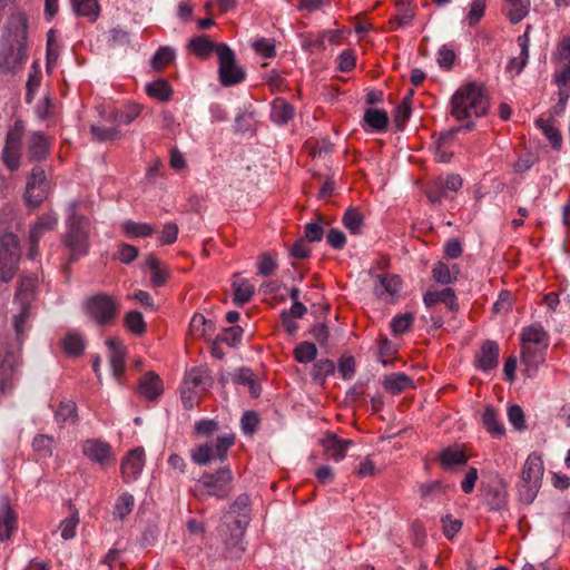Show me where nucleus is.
I'll return each instance as SVG.
<instances>
[{"instance_id": "obj_1", "label": "nucleus", "mask_w": 570, "mask_h": 570, "mask_svg": "<svg viewBox=\"0 0 570 570\" xmlns=\"http://www.w3.org/2000/svg\"><path fill=\"white\" fill-rule=\"evenodd\" d=\"M249 523V498L239 495L224 515L218 532L230 558L240 557L245 550L243 537Z\"/></svg>"}, {"instance_id": "obj_2", "label": "nucleus", "mask_w": 570, "mask_h": 570, "mask_svg": "<svg viewBox=\"0 0 570 570\" xmlns=\"http://www.w3.org/2000/svg\"><path fill=\"white\" fill-rule=\"evenodd\" d=\"M521 364L524 375L529 379L537 376L539 367L546 361L550 345V336L540 323H533L522 328L520 333Z\"/></svg>"}, {"instance_id": "obj_3", "label": "nucleus", "mask_w": 570, "mask_h": 570, "mask_svg": "<svg viewBox=\"0 0 570 570\" xmlns=\"http://www.w3.org/2000/svg\"><path fill=\"white\" fill-rule=\"evenodd\" d=\"M78 203L72 200L67 208L66 233L63 244L68 248L71 259L87 255L89 250L90 222L87 217L78 215Z\"/></svg>"}, {"instance_id": "obj_4", "label": "nucleus", "mask_w": 570, "mask_h": 570, "mask_svg": "<svg viewBox=\"0 0 570 570\" xmlns=\"http://www.w3.org/2000/svg\"><path fill=\"white\" fill-rule=\"evenodd\" d=\"M488 106L482 88L475 83H469L453 95L451 114L458 120L481 117L487 114Z\"/></svg>"}, {"instance_id": "obj_5", "label": "nucleus", "mask_w": 570, "mask_h": 570, "mask_svg": "<svg viewBox=\"0 0 570 570\" xmlns=\"http://www.w3.org/2000/svg\"><path fill=\"white\" fill-rule=\"evenodd\" d=\"M544 473L543 461L540 455L531 453L522 468L521 480L518 483V494L521 502L530 504L537 498Z\"/></svg>"}, {"instance_id": "obj_6", "label": "nucleus", "mask_w": 570, "mask_h": 570, "mask_svg": "<svg viewBox=\"0 0 570 570\" xmlns=\"http://www.w3.org/2000/svg\"><path fill=\"white\" fill-rule=\"evenodd\" d=\"M233 434L225 433L215 441L206 442L190 451V459L197 465H209L215 462H224L228 449L234 444Z\"/></svg>"}, {"instance_id": "obj_7", "label": "nucleus", "mask_w": 570, "mask_h": 570, "mask_svg": "<svg viewBox=\"0 0 570 570\" xmlns=\"http://www.w3.org/2000/svg\"><path fill=\"white\" fill-rule=\"evenodd\" d=\"M233 479L230 468L223 465L214 473H204L198 480V487L204 494L224 500L232 492Z\"/></svg>"}, {"instance_id": "obj_8", "label": "nucleus", "mask_w": 570, "mask_h": 570, "mask_svg": "<svg viewBox=\"0 0 570 570\" xmlns=\"http://www.w3.org/2000/svg\"><path fill=\"white\" fill-rule=\"evenodd\" d=\"M218 77L224 87H230L245 79L244 69L237 63L234 51L226 45L217 46Z\"/></svg>"}, {"instance_id": "obj_9", "label": "nucleus", "mask_w": 570, "mask_h": 570, "mask_svg": "<svg viewBox=\"0 0 570 570\" xmlns=\"http://www.w3.org/2000/svg\"><path fill=\"white\" fill-rule=\"evenodd\" d=\"M20 257L19 240L12 233L0 236V281L13 278Z\"/></svg>"}, {"instance_id": "obj_10", "label": "nucleus", "mask_w": 570, "mask_h": 570, "mask_svg": "<svg viewBox=\"0 0 570 570\" xmlns=\"http://www.w3.org/2000/svg\"><path fill=\"white\" fill-rule=\"evenodd\" d=\"M36 289V278L24 277L17 289L14 302L20 305V311L13 316V327L18 336L26 330V323L29 318V306Z\"/></svg>"}, {"instance_id": "obj_11", "label": "nucleus", "mask_w": 570, "mask_h": 570, "mask_svg": "<svg viewBox=\"0 0 570 570\" xmlns=\"http://www.w3.org/2000/svg\"><path fill=\"white\" fill-rule=\"evenodd\" d=\"M118 302L106 294H97L86 302V312L99 325L110 323L117 315Z\"/></svg>"}, {"instance_id": "obj_12", "label": "nucleus", "mask_w": 570, "mask_h": 570, "mask_svg": "<svg viewBox=\"0 0 570 570\" xmlns=\"http://www.w3.org/2000/svg\"><path fill=\"white\" fill-rule=\"evenodd\" d=\"M24 125L18 120L7 134L6 145L2 151V160L10 170H16L20 165V149Z\"/></svg>"}, {"instance_id": "obj_13", "label": "nucleus", "mask_w": 570, "mask_h": 570, "mask_svg": "<svg viewBox=\"0 0 570 570\" xmlns=\"http://www.w3.org/2000/svg\"><path fill=\"white\" fill-rule=\"evenodd\" d=\"M27 61V46L2 42L0 46V70L13 73Z\"/></svg>"}, {"instance_id": "obj_14", "label": "nucleus", "mask_w": 570, "mask_h": 570, "mask_svg": "<svg viewBox=\"0 0 570 570\" xmlns=\"http://www.w3.org/2000/svg\"><path fill=\"white\" fill-rule=\"evenodd\" d=\"M49 185L46 179L45 170L40 167L32 169L27 181L24 199L29 206H38L48 195Z\"/></svg>"}, {"instance_id": "obj_15", "label": "nucleus", "mask_w": 570, "mask_h": 570, "mask_svg": "<svg viewBox=\"0 0 570 570\" xmlns=\"http://www.w3.org/2000/svg\"><path fill=\"white\" fill-rule=\"evenodd\" d=\"M82 453L86 458L100 466H107L115 461L111 446L99 439L86 440L82 444Z\"/></svg>"}, {"instance_id": "obj_16", "label": "nucleus", "mask_w": 570, "mask_h": 570, "mask_svg": "<svg viewBox=\"0 0 570 570\" xmlns=\"http://www.w3.org/2000/svg\"><path fill=\"white\" fill-rule=\"evenodd\" d=\"M27 18L18 12L10 16L2 42L27 46Z\"/></svg>"}, {"instance_id": "obj_17", "label": "nucleus", "mask_w": 570, "mask_h": 570, "mask_svg": "<svg viewBox=\"0 0 570 570\" xmlns=\"http://www.w3.org/2000/svg\"><path fill=\"white\" fill-rule=\"evenodd\" d=\"M58 223V216L55 213H48L41 216L38 222L33 225L29 235L30 248L28 257L33 259L37 256V246L42 235L56 227Z\"/></svg>"}, {"instance_id": "obj_18", "label": "nucleus", "mask_w": 570, "mask_h": 570, "mask_svg": "<svg viewBox=\"0 0 570 570\" xmlns=\"http://www.w3.org/2000/svg\"><path fill=\"white\" fill-rule=\"evenodd\" d=\"M401 284L397 275H380L374 285V293L384 302H393L400 294Z\"/></svg>"}, {"instance_id": "obj_19", "label": "nucleus", "mask_w": 570, "mask_h": 570, "mask_svg": "<svg viewBox=\"0 0 570 570\" xmlns=\"http://www.w3.org/2000/svg\"><path fill=\"white\" fill-rule=\"evenodd\" d=\"M144 450L135 449L130 451L121 462V473L126 482L136 480L144 468Z\"/></svg>"}, {"instance_id": "obj_20", "label": "nucleus", "mask_w": 570, "mask_h": 570, "mask_svg": "<svg viewBox=\"0 0 570 570\" xmlns=\"http://www.w3.org/2000/svg\"><path fill=\"white\" fill-rule=\"evenodd\" d=\"M353 444L351 440L340 439L335 434H326L322 439V445L326 456L335 462L342 461L347 452V449Z\"/></svg>"}, {"instance_id": "obj_21", "label": "nucleus", "mask_w": 570, "mask_h": 570, "mask_svg": "<svg viewBox=\"0 0 570 570\" xmlns=\"http://www.w3.org/2000/svg\"><path fill=\"white\" fill-rule=\"evenodd\" d=\"M498 361L499 345L494 341L484 342L476 356L478 367L482 371H490L498 365Z\"/></svg>"}, {"instance_id": "obj_22", "label": "nucleus", "mask_w": 570, "mask_h": 570, "mask_svg": "<svg viewBox=\"0 0 570 570\" xmlns=\"http://www.w3.org/2000/svg\"><path fill=\"white\" fill-rule=\"evenodd\" d=\"M16 528V517L11 511L10 501L7 497L0 498V541L10 538Z\"/></svg>"}, {"instance_id": "obj_23", "label": "nucleus", "mask_w": 570, "mask_h": 570, "mask_svg": "<svg viewBox=\"0 0 570 570\" xmlns=\"http://www.w3.org/2000/svg\"><path fill=\"white\" fill-rule=\"evenodd\" d=\"M554 120L547 117H539L535 119V126L542 131L543 136L548 139L551 147L556 150L562 147V135L560 130L554 126Z\"/></svg>"}, {"instance_id": "obj_24", "label": "nucleus", "mask_w": 570, "mask_h": 570, "mask_svg": "<svg viewBox=\"0 0 570 570\" xmlns=\"http://www.w3.org/2000/svg\"><path fill=\"white\" fill-rule=\"evenodd\" d=\"M440 462L445 470L453 471L459 466L465 465L468 456L460 448L449 446L441 451Z\"/></svg>"}, {"instance_id": "obj_25", "label": "nucleus", "mask_w": 570, "mask_h": 570, "mask_svg": "<svg viewBox=\"0 0 570 570\" xmlns=\"http://www.w3.org/2000/svg\"><path fill=\"white\" fill-rule=\"evenodd\" d=\"M425 306L432 307L436 303H444L451 311L458 308L456 296L452 288H444L440 292H426L423 296Z\"/></svg>"}, {"instance_id": "obj_26", "label": "nucleus", "mask_w": 570, "mask_h": 570, "mask_svg": "<svg viewBox=\"0 0 570 570\" xmlns=\"http://www.w3.org/2000/svg\"><path fill=\"white\" fill-rule=\"evenodd\" d=\"M294 115L293 106L285 99L276 98L271 105V119L277 125L287 124Z\"/></svg>"}, {"instance_id": "obj_27", "label": "nucleus", "mask_w": 570, "mask_h": 570, "mask_svg": "<svg viewBox=\"0 0 570 570\" xmlns=\"http://www.w3.org/2000/svg\"><path fill=\"white\" fill-rule=\"evenodd\" d=\"M49 149L48 138L41 132H32L28 140V157L31 160L43 159Z\"/></svg>"}, {"instance_id": "obj_28", "label": "nucleus", "mask_w": 570, "mask_h": 570, "mask_svg": "<svg viewBox=\"0 0 570 570\" xmlns=\"http://www.w3.org/2000/svg\"><path fill=\"white\" fill-rule=\"evenodd\" d=\"M107 346L109 348V363L112 374L119 376L124 372L125 350L116 338L108 340Z\"/></svg>"}, {"instance_id": "obj_29", "label": "nucleus", "mask_w": 570, "mask_h": 570, "mask_svg": "<svg viewBox=\"0 0 570 570\" xmlns=\"http://www.w3.org/2000/svg\"><path fill=\"white\" fill-rule=\"evenodd\" d=\"M121 230L128 238H145L155 233V227L148 223L126 219L121 223Z\"/></svg>"}, {"instance_id": "obj_30", "label": "nucleus", "mask_w": 570, "mask_h": 570, "mask_svg": "<svg viewBox=\"0 0 570 570\" xmlns=\"http://www.w3.org/2000/svg\"><path fill=\"white\" fill-rule=\"evenodd\" d=\"M383 387L391 394L402 393L413 386L411 377L403 373H392L383 380Z\"/></svg>"}, {"instance_id": "obj_31", "label": "nucleus", "mask_w": 570, "mask_h": 570, "mask_svg": "<svg viewBox=\"0 0 570 570\" xmlns=\"http://www.w3.org/2000/svg\"><path fill=\"white\" fill-rule=\"evenodd\" d=\"M138 391L148 400L156 399L161 393V382L154 372L146 373L140 380Z\"/></svg>"}, {"instance_id": "obj_32", "label": "nucleus", "mask_w": 570, "mask_h": 570, "mask_svg": "<svg viewBox=\"0 0 570 570\" xmlns=\"http://www.w3.org/2000/svg\"><path fill=\"white\" fill-rule=\"evenodd\" d=\"M460 268L456 264L449 266L443 262H438L432 268V275L435 282L448 285L458 279Z\"/></svg>"}, {"instance_id": "obj_33", "label": "nucleus", "mask_w": 570, "mask_h": 570, "mask_svg": "<svg viewBox=\"0 0 570 570\" xmlns=\"http://www.w3.org/2000/svg\"><path fill=\"white\" fill-rule=\"evenodd\" d=\"M530 0H504V10L511 23L523 20L530 10Z\"/></svg>"}, {"instance_id": "obj_34", "label": "nucleus", "mask_w": 570, "mask_h": 570, "mask_svg": "<svg viewBox=\"0 0 570 570\" xmlns=\"http://www.w3.org/2000/svg\"><path fill=\"white\" fill-rule=\"evenodd\" d=\"M72 9L79 17L87 18L90 22H95L100 14V6L98 0H71Z\"/></svg>"}, {"instance_id": "obj_35", "label": "nucleus", "mask_w": 570, "mask_h": 570, "mask_svg": "<svg viewBox=\"0 0 570 570\" xmlns=\"http://www.w3.org/2000/svg\"><path fill=\"white\" fill-rule=\"evenodd\" d=\"M232 286L234 289V302L239 306L249 302L254 295V286L246 278L235 276Z\"/></svg>"}, {"instance_id": "obj_36", "label": "nucleus", "mask_w": 570, "mask_h": 570, "mask_svg": "<svg viewBox=\"0 0 570 570\" xmlns=\"http://www.w3.org/2000/svg\"><path fill=\"white\" fill-rule=\"evenodd\" d=\"M206 36H198L191 38L188 43V48L199 58L206 59L215 50L217 52V46Z\"/></svg>"}, {"instance_id": "obj_37", "label": "nucleus", "mask_w": 570, "mask_h": 570, "mask_svg": "<svg viewBox=\"0 0 570 570\" xmlns=\"http://www.w3.org/2000/svg\"><path fill=\"white\" fill-rule=\"evenodd\" d=\"M482 422L487 431L495 438L504 435V426L493 407L487 406L482 414Z\"/></svg>"}, {"instance_id": "obj_38", "label": "nucleus", "mask_w": 570, "mask_h": 570, "mask_svg": "<svg viewBox=\"0 0 570 570\" xmlns=\"http://www.w3.org/2000/svg\"><path fill=\"white\" fill-rule=\"evenodd\" d=\"M146 92L159 101H167L170 99L173 90L166 80L157 79L146 85Z\"/></svg>"}, {"instance_id": "obj_39", "label": "nucleus", "mask_w": 570, "mask_h": 570, "mask_svg": "<svg viewBox=\"0 0 570 570\" xmlns=\"http://www.w3.org/2000/svg\"><path fill=\"white\" fill-rule=\"evenodd\" d=\"M365 124L376 131H383L387 127L389 118L384 110L370 108L364 114Z\"/></svg>"}, {"instance_id": "obj_40", "label": "nucleus", "mask_w": 570, "mask_h": 570, "mask_svg": "<svg viewBox=\"0 0 570 570\" xmlns=\"http://www.w3.org/2000/svg\"><path fill=\"white\" fill-rule=\"evenodd\" d=\"M455 130L443 132L435 141V159L439 163H449L452 158V151L446 150V145L450 142L455 135Z\"/></svg>"}, {"instance_id": "obj_41", "label": "nucleus", "mask_w": 570, "mask_h": 570, "mask_svg": "<svg viewBox=\"0 0 570 570\" xmlns=\"http://www.w3.org/2000/svg\"><path fill=\"white\" fill-rule=\"evenodd\" d=\"M16 360L8 355L1 365L0 371V392L4 393L13 386V364Z\"/></svg>"}, {"instance_id": "obj_42", "label": "nucleus", "mask_w": 570, "mask_h": 570, "mask_svg": "<svg viewBox=\"0 0 570 570\" xmlns=\"http://www.w3.org/2000/svg\"><path fill=\"white\" fill-rule=\"evenodd\" d=\"M344 226L352 234H360L364 224V217L357 208H348L343 216Z\"/></svg>"}, {"instance_id": "obj_43", "label": "nucleus", "mask_w": 570, "mask_h": 570, "mask_svg": "<svg viewBox=\"0 0 570 570\" xmlns=\"http://www.w3.org/2000/svg\"><path fill=\"white\" fill-rule=\"evenodd\" d=\"M487 504L493 511H502L507 507V492L502 487L492 488L485 497Z\"/></svg>"}, {"instance_id": "obj_44", "label": "nucleus", "mask_w": 570, "mask_h": 570, "mask_svg": "<svg viewBox=\"0 0 570 570\" xmlns=\"http://www.w3.org/2000/svg\"><path fill=\"white\" fill-rule=\"evenodd\" d=\"M553 81L558 87V92L570 94V63L563 62L553 76Z\"/></svg>"}, {"instance_id": "obj_45", "label": "nucleus", "mask_w": 570, "mask_h": 570, "mask_svg": "<svg viewBox=\"0 0 570 570\" xmlns=\"http://www.w3.org/2000/svg\"><path fill=\"white\" fill-rule=\"evenodd\" d=\"M65 352L69 355L77 356L81 354L85 350V342L80 334L78 333H68L63 341Z\"/></svg>"}, {"instance_id": "obj_46", "label": "nucleus", "mask_w": 570, "mask_h": 570, "mask_svg": "<svg viewBox=\"0 0 570 570\" xmlns=\"http://www.w3.org/2000/svg\"><path fill=\"white\" fill-rule=\"evenodd\" d=\"M207 375L204 371L191 370L186 374L184 386L194 391H204L206 389Z\"/></svg>"}, {"instance_id": "obj_47", "label": "nucleus", "mask_w": 570, "mask_h": 570, "mask_svg": "<svg viewBox=\"0 0 570 570\" xmlns=\"http://www.w3.org/2000/svg\"><path fill=\"white\" fill-rule=\"evenodd\" d=\"M141 112V108L138 105L131 104L126 106L125 109L118 110L114 114V121L117 125H129L131 124Z\"/></svg>"}, {"instance_id": "obj_48", "label": "nucleus", "mask_w": 570, "mask_h": 570, "mask_svg": "<svg viewBox=\"0 0 570 570\" xmlns=\"http://www.w3.org/2000/svg\"><path fill=\"white\" fill-rule=\"evenodd\" d=\"M295 360L298 363H309L316 355V346L311 342H302L294 350Z\"/></svg>"}, {"instance_id": "obj_49", "label": "nucleus", "mask_w": 570, "mask_h": 570, "mask_svg": "<svg viewBox=\"0 0 570 570\" xmlns=\"http://www.w3.org/2000/svg\"><path fill=\"white\" fill-rule=\"evenodd\" d=\"M135 499L129 493H122L118 499L114 508V515L119 520L127 517L134 508Z\"/></svg>"}, {"instance_id": "obj_50", "label": "nucleus", "mask_w": 570, "mask_h": 570, "mask_svg": "<svg viewBox=\"0 0 570 570\" xmlns=\"http://www.w3.org/2000/svg\"><path fill=\"white\" fill-rule=\"evenodd\" d=\"M90 131L94 139L100 142L112 141L120 137V131L116 127H102L94 125L91 126Z\"/></svg>"}, {"instance_id": "obj_51", "label": "nucleus", "mask_w": 570, "mask_h": 570, "mask_svg": "<svg viewBox=\"0 0 570 570\" xmlns=\"http://www.w3.org/2000/svg\"><path fill=\"white\" fill-rule=\"evenodd\" d=\"M175 51L170 47L159 48L151 59V66L154 69H163L174 59Z\"/></svg>"}, {"instance_id": "obj_52", "label": "nucleus", "mask_w": 570, "mask_h": 570, "mask_svg": "<svg viewBox=\"0 0 570 570\" xmlns=\"http://www.w3.org/2000/svg\"><path fill=\"white\" fill-rule=\"evenodd\" d=\"M125 324L127 328L135 334H142L146 328V324L141 313L131 311L126 315Z\"/></svg>"}, {"instance_id": "obj_53", "label": "nucleus", "mask_w": 570, "mask_h": 570, "mask_svg": "<svg viewBox=\"0 0 570 570\" xmlns=\"http://www.w3.org/2000/svg\"><path fill=\"white\" fill-rule=\"evenodd\" d=\"M147 266L150 269V283L154 287H160L166 281V273L160 268L159 262L150 257L147 261Z\"/></svg>"}, {"instance_id": "obj_54", "label": "nucleus", "mask_w": 570, "mask_h": 570, "mask_svg": "<svg viewBox=\"0 0 570 570\" xmlns=\"http://www.w3.org/2000/svg\"><path fill=\"white\" fill-rule=\"evenodd\" d=\"M413 320L414 317L411 313H405L393 317L391 322V328L393 333L397 335L405 333L411 327Z\"/></svg>"}, {"instance_id": "obj_55", "label": "nucleus", "mask_w": 570, "mask_h": 570, "mask_svg": "<svg viewBox=\"0 0 570 570\" xmlns=\"http://www.w3.org/2000/svg\"><path fill=\"white\" fill-rule=\"evenodd\" d=\"M508 419L515 430L522 431L525 429L524 413L519 405L513 404L508 407Z\"/></svg>"}, {"instance_id": "obj_56", "label": "nucleus", "mask_w": 570, "mask_h": 570, "mask_svg": "<svg viewBox=\"0 0 570 570\" xmlns=\"http://www.w3.org/2000/svg\"><path fill=\"white\" fill-rule=\"evenodd\" d=\"M243 328L240 326H232L217 336V342L226 343L229 346H236L242 340Z\"/></svg>"}, {"instance_id": "obj_57", "label": "nucleus", "mask_w": 570, "mask_h": 570, "mask_svg": "<svg viewBox=\"0 0 570 570\" xmlns=\"http://www.w3.org/2000/svg\"><path fill=\"white\" fill-rule=\"evenodd\" d=\"M301 46L305 51H312L314 49L324 50V36L318 33H309L302 39Z\"/></svg>"}, {"instance_id": "obj_58", "label": "nucleus", "mask_w": 570, "mask_h": 570, "mask_svg": "<svg viewBox=\"0 0 570 570\" xmlns=\"http://www.w3.org/2000/svg\"><path fill=\"white\" fill-rule=\"evenodd\" d=\"M41 82V73L37 68L36 63L32 65V70L29 73V78L27 81V102H31L33 92L38 89Z\"/></svg>"}, {"instance_id": "obj_59", "label": "nucleus", "mask_w": 570, "mask_h": 570, "mask_svg": "<svg viewBox=\"0 0 570 570\" xmlns=\"http://www.w3.org/2000/svg\"><path fill=\"white\" fill-rule=\"evenodd\" d=\"M190 328L195 334L205 336L213 330V323L207 321L203 315L196 314L190 321Z\"/></svg>"}, {"instance_id": "obj_60", "label": "nucleus", "mask_w": 570, "mask_h": 570, "mask_svg": "<svg viewBox=\"0 0 570 570\" xmlns=\"http://www.w3.org/2000/svg\"><path fill=\"white\" fill-rule=\"evenodd\" d=\"M485 9V0H472L468 13V22L470 26L475 24L483 17Z\"/></svg>"}, {"instance_id": "obj_61", "label": "nucleus", "mask_w": 570, "mask_h": 570, "mask_svg": "<svg viewBox=\"0 0 570 570\" xmlns=\"http://www.w3.org/2000/svg\"><path fill=\"white\" fill-rule=\"evenodd\" d=\"M33 449L42 455H50L52 453L53 439L48 435H37L32 442Z\"/></svg>"}, {"instance_id": "obj_62", "label": "nucleus", "mask_w": 570, "mask_h": 570, "mask_svg": "<svg viewBox=\"0 0 570 570\" xmlns=\"http://www.w3.org/2000/svg\"><path fill=\"white\" fill-rule=\"evenodd\" d=\"M76 416V405L73 402H62L56 412V419L59 422L73 421Z\"/></svg>"}, {"instance_id": "obj_63", "label": "nucleus", "mask_w": 570, "mask_h": 570, "mask_svg": "<svg viewBox=\"0 0 570 570\" xmlns=\"http://www.w3.org/2000/svg\"><path fill=\"white\" fill-rule=\"evenodd\" d=\"M334 372V364L330 360H320L314 364L313 377L323 380Z\"/></svg>"}, {"instance_id": "obj_64", "label": "nucleus", "mask_w": 570, "mask_h": 570, "mask_svg": "<svg viewBox=\"0 0 570 570\" xmlns=\"http://www.w3.org/2000/svg\"><path fill=\"white\" fill-rule=\"evenodd\" d=\"M305 240L320 242L323 238L324 230L318 222L307 223L304 227Z\"/></svg>"}]
</instances>
